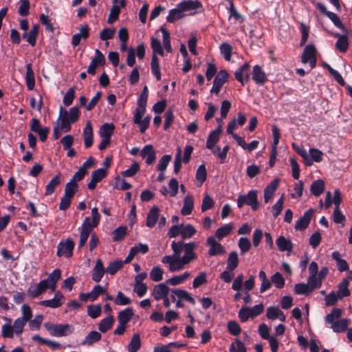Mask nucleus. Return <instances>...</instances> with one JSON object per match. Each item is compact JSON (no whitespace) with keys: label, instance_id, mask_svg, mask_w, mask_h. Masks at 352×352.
<instances>
[{"label":"nucleus","instance_id":"6","mask_svg":"<svg viewBox=\"0 0 352 352\" xmlns=\"http://www.w3.org/2000/svg\"><path fill=\"white\" fill-rule=\"evenodd\" d=\"M244 205H247L251 208L253 211H256L260 204L258 200V191L256 190H251L246 195H239L237 198V206L241 208Z\"/></svg>","mask_w":352,"mask_h":352},{"label":"nucleus","instance_id":"13","mask_svg":"<svg viewBox=\"0 0 352 352\" xmlns=\"http://www.w3.org/2000/svg\"><path fill=\"white\" fill-rule=\"evenodd\" d=\"M206 244L210 247L208 253L210 256L223 254L226 252L225 248L220 243L216 241L214 236H210L208 238Z\"/></svg>","mask_w":352,"mask_h":352},{"label":"nucleus","instance_id":"35","mask_svg":"<svg viewBox=\"0 0 352 352\" xmlns=\"http://www.w3.org/2000/svg\"><path fill=\"white\" fill-rule=\"evenodd\" d=\"M60 173L57 174L47 184L45 193L46 196L52 195L56 188L60 184Z\"/></svg>","mask_w":352,"mask_h":352},{"label":"nucleus","instance_id":"42","mask_svg":"<svg viewBox=\"0 0 352 352\" xmlns=\"http://www.w3.org/2000/svg\"><path fill=\"white\" fill-rule=\"evenodd\" d=\"M349 283L347 280H342L338 285V296L340 299L350 296L351 292L349 289Z\"/></svg>","mask_w":352,"mask_h":352},{"label":"nucleus","instance_id":"52","mask_svg":"<svg viewBox=\"0 0 352 352\" xmlns=\"http://www.w3.org/2000/svg\"><path fill=\"white\" fill-rule=\"evenodd\" d=\"M336 49L342 53L346 52L349 47V38L347 36H342L336 43Z\"/></svg>","mask_w":352,"mask_h":352},{"label":"nucleus","instance_id":"14","mask_svg":"<svg viewBox=\"0 0 352 352\" xmlns=\"http://www.w3.org/2000/svg\"><path fill=\"white\" fill-rule=\"evenodd\" d=\"M125 0H113V6L110 10L107 22L110 24L114 23L119 17L120 9L125 7Z\"/></svg>","mask_w":352,"mask_h":352},{"label":"nucleus","instance_id":"43","mask_svg":"<svg viewBox=\"0 0 352 352\" xmlns=\"http://www.w3.org/2000/svg\"><path fill=\"white\" fill-rule=\"evenodd\" d=\"M114 129L115 126L113 124L105 123L102 125L100 129V135L102 138H111V135L113 133Z\"/></svg>","mask_w":352,"mask_h":352},{"label":"nucleus","instance_id":"33","mask_svg":"<svg viewBox=\"0 0 352 352\" xmlns=\"http://www.w3.org/2000/svg\"><path fill=\"white\" fill-rule=\"evenodd\" d=\"M25 82L28 90H32L35 85L34 73L32 68V65H26Z\"/></svg>","mask_w":352,"mask_h":352},{"label":"nucleus","instance_id":"21","mask_svg":"<svg viewBox=\"0 0 352 352\" xmlns=\"http://www.w3.org/2000/svg\"><path fill=\"white\" fill-rule=\"evenodd\" d=\"M140 155L146 159L148 165L152 164L156 160V153L151 144L146 145L140 151Z\"/></svg>","mask_w":352,"mask_h":352},{"label":"nucleus","instance_id":"3","mask_svg":"<svg viewBox=\"0 0 352 352\" xmlns=\"http://www.w3.org/2000/svg\"><path fill=\"white\" fill-rule=\"evenodd\" d=\"M91 216L92 221L89 217H87L84 219L82 226L78 228L80 235V241L78 243V248H80L83 247L91 234L92 229L97 227L100 221V214L98 212V210L97 208H93L91 210Z\"/></svg>","mask_w":352,"mask_h":352},{"label":"nucleus","instance_id":"7","mask_svg":"<svg viewBox=\"0 0 352 352\" xmlns=\"http://www.w3.org/2000/svg\"><path fill=\"white\" fill-rule=\"evenodd\" d=\"M146 111V109L137 107L133 113V122L138 125L141 133H144L148 128L151 121V117L147 116L142 119Z\"/></svg>","mask_w":352,"mask_h":352},{"label":"nucleus","instance_id":"25","mask_svg":"<svg viewBox=\"0 0 352 352\" xmlns=\"http://www.w3.org/2000/svg\"><path fill=\"white\" fill-rule=\"evenodd\" d=\"M276 244L280 252H291L294 248L292 241L284 236H278L276 240Z\"/></svg>","mask_w":352,"mask_h":352},{"label":"nucleus","instance_id":"40","mask_svg":"<svg viewBox=\"0 0 352 352\" xmlns=\"http://www.w3.org/2000/svg\"><path fill=\"white\" fill-rule=\"evenodd\" d=\"M151 68L153 74L155 76L157 80H161V72L160 68V60L157 55L153 54L151 58Z\"/></svg>","mask_w":352,"mask_h":352},{"label":"nucleus","instance_id":"24","mask_svg":"<svg viewBox=\"0 0 352 352\" xmlns=\"http://www.w3.org/2000/svg\"><path fill=\"white\" fill-rule=\"evenodd\" d=\"M58 121H60V125L58 126L62 131L68 132L71 130V124L73 122H70V120L68 119V112L66 110H63V107L60 108Z\"/></svg>","mask_w":352,"mask_h":352},{"label":"nucleus","instance_id":"38","mask_svg":"<svg viewBox=\"0 0 352 352\" xmlns=\"http://www.w3.org/2000/svg\"><path fill=\"white\" fill-rule=\"evenodd\" d=\"M324 190V183L322 179L314 181L310 187L311 193L316 197L322 194Z\"/></svg>","mask_w":352,"mask_h":352},{"label":"nucleus","instance_id":"16","mask_svg":"<svg viewBox=\"0 0 352 352\" xmlns=\"http://www.w3.org/2000/svg\"><path fill=\"white\" fill-rule=\"evenodd\" d=\"M250 65L248 63H245L234 72L235 78L241 84L244 85L245 82L250 80Z\"/></svg>","mask_w":352,"mask_h":352},{"label":"nucleus","instance_id":"34","mask_svg":"<svg viewBox=\"0 0 352 352\" xmlns=\"http://www.w3.org/2000/svg\"><path fill=\"white\" fill-rule=\"evenodd\" d=\"M61 278V271L59 269H55L48 276L45 280L49 283V288L54 291L56 289V283Z\"/></svg>","mask_w":352,"mask_h":352},{"label":"nucleus","instance_id":"64","mask_svg":"<svg viewBox=\"0 0 352 352\" xmlns=\"http://www.w3.org/2000/svg\"><path fill=\"white\" fill-rule=\"evenodd\" d=\"M114 302L118 305H129L131 302V299L124 296V294L122 292H118L116 298L114 299Z\"/></svg>","mask_w":352,"mask_h":352},{"label":"nucleus","instance_id":"36","mask_svg":"<svg viewBox=\"0 0 352 352\" xmlns=\"http://www.w3.org/2000/svg\"><path fill=\"white\" fill-rule=\"evenodd\" d=\"M141 344L140 334H134L127 346L128 352H138L141 347Z\"/></svg>","mask_w":352,"mask_h":352},{"label":"nucleus","instance_id":"58","mask_svg":"<svg viewBox=\"0 0 352 352\" xmlns=\"http://www.w3.org/2000/svg\"><path fill=\"white\" fill-rule=\"evenodd\" d=\"M126 233V228L125 226H120L115 229L113 232V241H120L125 236Z\"/></svg>","mask_w":352,"mask_h":352},{"label":"nucleus","instance_id":"50","mask_svg":"<svg viewBox=\"0 0 352 352\" xmlns=\"http://www.w3.org/2000/svg\"><path fill=\"white\" fill-rule=\"evenodd\" d=\"M219 50L225 60L229 61L232 56V46L228 43H223L220 45Z\"/></svg>","mask_w":352,"mask_h":352},{"label":"nucleus","instance_id":"9","mask_svg":"<svg viewBox=\"0 0 352 352\" xmlns=\"http://www.w3.org/2000/svg\"><path fill=\"white\" fill-rule=\"evenodd\" d=\"M74 245V242L72 239L61 241L58 244L56 255L58 257L65 256L70 258L73 255Z\"/></svg>","mask_w":352,"mask_h":352},{"label":"nucleus","instance_id":"12","mask_svg":"<svg viewBox=\"0 0 352 352\" xmlns=\"http://www.w3.org/2000/svg\"><path fill=\"white\" fill-rule=\"evenodd\" d=\"M317 8L319 9L320 12L322 14L327 16L332 21V23L335 25V26L340 28L341 30H342L344 32H346V28L342 24L340 18L336 13L328 11L327 10L326 6L321 3H317Z\"/></svg>","mask_w":352,"mask_h":352},{"label":"nucleus","instance_id":"46","mask_svg":"<svg viewBox=\"0 0 352 352\" xmlns=\"http://www.w3.org/2000/svg\"><path fill=\"white\" fill-rule=\"evenodd\" d=\"M123 267V261L120 259H117L111 262L107 266L106 271L111 275L115 274L119 270Z\"/></svg>","mask_w":352,"mask_h":352},{"label":"nucleus","instance_id":"53","mask_svg":"<svg viewBox=\"0 0 352 352\" xmlns=\"http://www.w3.org/2000/svg\"><path fill=\"white\" fill-rule=\"evenodd\" d=\"M197 230L193 226L188 224L184 226L182 224V236L183 239H189L195 234Z\"/></svg>","mask_w":352,"mask_h":352},{"label":"nucleus","instance_id":"59","mask_svg":"<svg viewBox=\"0 0 352 352\" xmlns=\"http://www.w3.org/2000/svg\"><path fill=\"white\" fill-rule=\"evenodd\" d=\"M30 4L29 0H20L18 13L22 16H28L30 13Z\"/></svg>","mask_w":352,"mask_h":352},{"label":"nucleus","instance_id":"41","mask_svg":"<svg viewBox=\"0 0 352 352\" xmlns=\"http://www.w3.org/2000/svg\"><path fill=\"white\" fill-rule=\"evenodd\" d=\"M114 319L112 316H108L102 319L98 324V329L102 333H106L113 327Z\"/></svg>","mask_w":352,"mask_h":352},{"label":"nucleus","instance_id":"32","mask_svg":"<svg viewBox=\"0 0 352 352\" xmlns=\"http://www.w3.org/2000/svg\"><path fill=\"white\" fill-rule=\"evenodd\" d=\"M171 292L178 298V300H184L192 305L195 304L194 298L187 291L182 289H171Z\"/></svg>","mask_w":352,"mask_h":352},{"label":"nucleus","instance_id":"45","mask_svg":"<svg viewBox=\"0 0 352 352\" xmlns=\"http://www.w3.org/2000/svg\"><path fill=\"white\" fill-rule=\"evenodd\" d=\"M78 184L74 182L73 181H69L65 185L64 195L72 199L74 197L76 192L78 191Z\"/></svg>","mask_w":352,"mask_h":352},{"label":"nucleus","instance_id":"20","mask_svg":"<svg viewBox=\"0 0 352 352\" xmlns=\"http://www.w3.org/2000/svg\"><path fill=\"white\" fill-rule=\"evenodd\" d=\"M252 78L257 85H264L267 81L265 72L258 65L254 66L252 74Z\"/></svg>","mask_w":352,"mask_h":352},{"label":"nucleus","instance_id":"47","mask_svg":"<svg viewBox=\"0 0 352 352\" xmlns=\"http://www.w3.org/2000/svg\"><path fill=\"white\" fill-rule=\"evenodd\" d=\"M232 230V226L230 224H226L217 230L214 237H217L219 239H222L223 238L229 235Z\"/></svg>","mask_w":352,"mask_h":352},{"label":"nucleus","instance_id":"27","mask_svg":"<svg viewBox=\"0 0 352 352\" xmlns=\"http://www.w3.org/2000/svg\"><path fill=\"white\" fill-rule=\"evenodd\" d=\"M266 317L269 320H276L278 318L282 322H285L286 320V316L284 313L278 307L275 306H271L267 308Z\"/></svg>","mask_w":352,"mask_h":352},{"label":"nucleus","instance_id":"56","mask_svg":"<svg viewBox=\"0 0 352 352\" xmlns=\"http://www.w3.org/2000/svg\"><path fill=\"white\" fill-rule=\"evenodd\" d=\"M164 271L160 267H154L150 272V278L154 282H159L163 278Z\"/></svg>","mask_w":352,"mask_h":352},{"label":"nucleus","instance_id":"19","mask_svg":"<svg viewBox=\"0 0 352 352\" xmlns=\"http://www.w3.org/2000/svg\"><path fill=\"white\" fill-rule=\"evenodd\" d=\"M105 272L107 271L104 267L102 261L101 259H97L95 266L91 270V279L96 283H99L102 278Z\"/></svg>","mask_w":352,"mask_h":352},{"label":"nucleus","instance_id":"29","mask_svg":"<svg viewBox=\"0 0 352 352\" xmlns=\"http://www.w3.org/2000/svg\"><path fill=\"white\" fill-rule=\"evenodd\" d=\"M83 138L85 148L91 147L93 144V129L90 122H88L84 128Z\"/></svg>","mask_w":352,"mask_h":352},{"label":"nucleus","instance_id":"28","mask_svg":"<svg viewBox=\"0 0 352 352\" xmlns=\"http://www.w3.org/2000/svg\"><path fill=\"white\" fill-rule=\"evenodd\" d=\"M102 338L100 332L96 331H90L82 341V345L91 346L94 343L98 342Z\"/></svg>","mask_w":352,"mask_h":352},{"label":"nucleus","instance_id":"15","mask_svg":"<svg viewBox=\"0 0 352 352\" xmlns=\"http://www.w3.org/2000/svg\"><path fill=\"white\" fill-rule=\"evenodd\" d=\"M49 288L47 280H42L38 284L31 285L27 290V294L31 298H36Z\"/></svg>","mask_w":352,"mask_h":352},{"label":"nucleus","instance_id":"39","mask_svg":"<svg viewBox=\"0 0 352 352\" xmlns=\"http://www.w3.org/2000/svg\"><path fill=\"white\" fill-rule=\"evenodd\" d=\"M133 311L131 308H126L119 312L118 316V322L126 324L132 318Z\"/></svg>","mask_w":352,"mask_h":352},{"label":"nucleus","instance_id":"17","mask_svg":"<svg viewBox=\"0 0 352 352\" xmlns=\"http://www.w3.org/2000/svg\"><path fill=\"white\" fill-rule=\"evenodd\" d=\"M314 210L312 208L307 210L302 217H300L296 222L294 228L296 230H305L310 223Z\"/></svg>","mask_w":352,"mask_h":352},{"label":"nucleus","instance_id":"23","mask_svg":"<svg viewBox=\"0 0 352 352\" xmlns=\"http://www.w3.org/2000/svg\"><path fill=\"white\" fill-rule=\"evenodd\" d=\"M160 218V209L157 206H153L148 211L146 219V226L153 228Z\"/></svg>","mask_w":352,"mask_h":352},{"label":"nucleus","instance_id":"22","mask_svg":"<svg viewBox=\"0 0 352 352\" xmlns=\"http://www.w3.org/2000/svg\"><path fill=\"white\" fill-rule=\"evenodd\" d=\"M280 179H274L269 185L264 189V201L268 203L274 197L276 190L279 185Z\"/></svg>","mask_w":352,"mask_h":352},{"label":"nucleus","instance_id":"26","mask_svg":"<svg viewBox=\"0 0 352 352\" xmlns=\"http://www.w3.org/2000/svg\"><path fill=\"white\" fill-rule=\"evenodd\" d=\"M169 291V287L165 283H160L154 287L152 296L156 300H160L168 296Z\"/></svg>","mask_w":352,"mask_h":352},{"label":"nucleus","instance_id":"5","mask_svg":"<svg viewBox=\"0 0 352 352\" xmlns=\"http://www.w3.org/2000/svg\"><path fill=\"white\" fill-rule=\"evenodd\" d=\"M44 327L49 333L54 337L68 336L74 331V327L68 323L53 324L48 322L44 324Z\"/></svg>","mask_w":352,"mask_h":352},{"label":"nucleus","instance_id":"31","mask_svg":"<svg viewBox=\"0 0 352 352\" xmlns=\"http://www.w3.org/2000/svg\"><path fill=\"white\" fill-rule=\"evenodd\" d=\"M194 208V199L192 195H188L184 199L183 207L181 213L184 216L191 214Z\"/></svg>","mask_w":352,"mask_h":352},{"label":"nucleus","instance_id":"37","mask_svg":"<svg viewBox=\"0 0 352 352\" xmlns=\"http://www.w3.org/2000/svg\"><path fill=\"white\" fill-rule=\"evenodd\" d=\"M190 276V273L188 272H186L182 274L175 276L166 280V283L173 286L178 285L184 283Z\"/></svg>","mask_w":352,"mask_h":352},{"label":"nucleus","instance_id":"11","mask_svg":"<svg viewBox=\"0 0 352 352\" xmlns=\"http://www.w3.org/2000/svg\"><path fill=\"white\" fill-rule=\"evenodd\" d=\"M272 135H273V144L272 146V151L269 161V165L270 167L274 166L276 155H277V146L279 143V139L280 137V131L276 125L272 126Z\"/></svg>","mask_w":352,"mask_h":352},{"label":"nucleus","instance_id":"51","mask_svg":"<svg viewBox=\"0 0 352 352\" xmlns=\"http://www.w3.org/2000/svg\"><path fill=\"white\" fill-rule=\"evenodd\" d=\"M284 205V195H283L279 199L272 207L273 217L276 219L282 212Z\"/></svg>","mask_w":352,"mask_h":352},{"label":"nucleus","instance_id":"18","mask_svg":"<svg viewBox=\"0 0 352 352\" xmlns=\"http://www.w3.org/2000/svg\"><path fill=\"white\" fill-rule=\"evenodd\" d=\"M64 300L63 295L60 292H57L55 293L53 298L42 300L40 302V305L50 308H58L63 304Z\"/></svg>","mask_w":352,"mask_h":352},{"label":"nucleus","instance_id":"4","mask_svg":"<svg viewBox=\"0 0 352 352\" xmlns=\"http://www.w3.org/2000/svg\"><path fill=\"white\" fill-rule=\"evenodd\" d=\"M342 314V309L333 308L331 312L327 314L324 318L325 323L330 324V327L336 333L346 331L349 323V320L347 318L340 319Z\"/></svg>","mask_w":352,"mask_h":352},{"label":"nucleus","instance_id":"57","mask_svg":"<svg viewBox=\"0 0 352 352\" xmlns=\"http://www.w3.org/2000/svg\"><path fill=\"white\" fill-rule=\"evenodd\" d=\"M207 176L206 168L204 164L200 165L196 171V179L199 182V186L206 181Z\"/></svg>","mask_w":352,"mask_h":352},{"label":"nucleus","instance_id":"30","mask_svg":"<svg viewBox=\"0 0 352 352\" xmlns=\"http://www.w3.org/2000/svg\"><path fill=\"white\" fill-rule=\"evenodd\" d=\"M331 257L336 262L338 270L340 272L349 270V267L347 262L344 259L342 258V255L339 252H333L331 254Z\"/></svg>","mask_w":352,"mask_h":352},{"label":"nucleus","instance_id":"2","mask_svg":"<svg viewBox=\"0 0 352 352\" xmlns=\"http://www.w3.org/2000/svg\"><path fill=\"white\" fill-rule=\"evenodd\" d=\"M202 5L199 1H182L176 7L169 10L166 16L168 23H174L188 15L196 14L197 10L201 8Z\"/></svg>","mask_w":352,"mask_h":352},{"label":"nucleus","instance_id":"49","mask_svg":"<svg viewBox=\"0 0 352 352\" xmlns=\"http://www.w3.org/2000/svg\"><path fill=\"white\" fill-rule=\"evenodd\" d=\"M272 283L278 289H282L285 286V280L280 272H276L271 277Z\"/></svg>","mask_w":352,"mask_h":352},{"label":"nucleus","instance_id":"8","mask_svg":"<svg viewBox=\"0 0 352 352\" xmlns=\"http://www.w3.org/2000/svg\"><path fill=\"white\" fill-rule=\"evenodd\" d=\"M301 61L304 64L309 63L311 69L316 66L317 50L313 44L310 43L305 47L301 56Z\"/></svg>","mask_w":352,"mask_h":352},{"label":"nucleus","instance_id":"62","mask_svg":"<svg viewBox=\"0 0 352 352\" xmlns=\"http://www.w3.org/2000/svg\"><path fill=\"white\" fill-rule=\"evenodd\" d=\"M87 314L92 318H96L101 314V306L99 304L89 305L87 307Z\"/></svg>","mask_w":352,"mask_h":352},{"label":"nucleus","instance_id":"1","mask_svg":"<svg viewBox=\"0 0 352 352\" xmlns=\"http://www.w3.org/2000/svg\"><path fill=\"white\" fill-rule=\"evenodd\" d=\"M197 242L184 243L183 241L171 243L173 254L162 257V263L168 265L171 272H179L185 268L192 261L197 258L195 250L198 247Z\"/></svg>","mask_w":352,"mask_h":352},{"label":"nucleus","instance_id":"54","mask_svg":"<svg viewBox=\"0 0 352 352\" xmlns=\"http://www.w3.org/2000/svg\"><path fill=\"white\" fill-rule=\"evenodd\" d=\"M307 285L312 292L316 289H318L322 286V282L319 280L317 276L310 275L307 279Z\"/></svg>","mask_w":352,"mask_h":352},{"label":"nucleus","instance_id":"60","mask_svg":"<svg viewBox=\"0 0 352 352\" xmlns=\"http://www.w3.org/2000/svg\"><path fill=\"white\" fill-rule=\"evenodd\" d=\"M294 292L298 295H309L311 293L307 283H298L294 286Z\"/></svg>","mask_w":352,"mask_h":352},{"label":"nucleus","instance_id":"48","mask_svg":"<svg viewBox=\"0 0 352 352\" xmlns=\"http://www.w3.org/2000/svg\"><path fill=\"white\" fill-rule=\"evenodd\" d=\"M38 30L39 25L38 24H34L28 32V42L32 47L36 45Z\"/></svg>","mask_w":352,"mask_h":352},{"label":"nucleus","instance_id":"61","mask_svg":"<svg viewBox=\"0 0 352 352\" xmlns=\"http://www.w3.org/2000/svg\"><path fill=\"white\" fill-rule=\"evenodd\" d=\"M171 159L172 156L170 155H163L159 161L157 169L160 172H164Z\"/></svg>","mask_w":352,"mask_h":352},{"label":"nucleus","instance_id":"10","mask_svg":"<svg viewBox=\"0 0 352 352\" xmlns=\"http://www.w3.org/2000/svg\"><path fill=\"white\" fill-rule=\"evenodd\" d=\"M228 76V73L225 69L220 70L214 79L210 93L218 96L222 86L227 82Z\"/></svg>","mask_w":352,"mask_h":352},{"label":"nucleus","instance_id":"55","mask_svg":"<svg viewBox=\"0 0 352 352\" xmlns=\"http://www.w3.org/2000/svg\"><path fill=\"white\" fill-rule=\"evenodd\" d=\"M14 328L11 325V320H8V323L2 326L1 336L3 338H12L14 337Z\"/></svg>","mask_w":352,"mask_h":352},{"label":"nucleus","instance_id":"63","mask_svg":"<svg viewBox=\"0 0 352 352\" xmlns=\"http://www.w3.org/2000/svg\"><path fill=\"white\" fill-rule=\"evenodd\" d=\"M239 248L241 251V254H243L248 252L251 248L250 241L246 237H241L239 240Z\"/></svg>","mask_w":352,"mask_h":352},{"label":"nucleus","instance_id":"44","mask_svg":"<svg viewBox=\"0 0 352 352\" xmlns=\"http://www.w3.org/2000/svg\"><path fill=\"white\" fill-rule=\"evenodd\" d=\"M238 264V254L236 252H232L228 258L227 270L232 272L237 267Z\"/></svg>","mask_w":352,"mask_h":352}]
</instances>
